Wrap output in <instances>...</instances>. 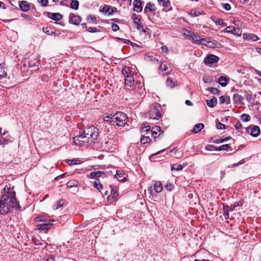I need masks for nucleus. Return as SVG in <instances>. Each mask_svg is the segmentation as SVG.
Instances as JSON below:
<instances>
[{"mask_svg": "<svg viewBox=\"0 0 261 261\" xmlns=\"http://www.w3.org/2000/svg\"><path fill=\"white\" fill-rule=\"evenodd\" d=\"M16 193L13 188L5 187L3 195L0 199V213L6 215L12 210H20L21 206L16 198Z\"/></svg>", "mask_w": 261, "mask_h": 261, "instance_id": "f257e3e1", "label": "nucleus"}, {"mask_svg": "<svg viewBox=\"0 0 261 261\" xmlns=\"http://www.w3.org/2000/svg\"><path fill=\"white\" fill-rule=\"evenodd\" d=\"M90 143L93 142L98 136V129L94 126L86 127L82 133Z\"/></svg>", "mask_w": 261, "mask_h": 261, "instance_id": "f03ea898", "label": "nucleus"}, {"mask_svg": "<svg viewBox=\"0 0 261 261\" xmlns=\"http://www.w3.org/2000/svg\"><path fill=\"white\" fill-rule=\"evenodd\" d=\"M113 124L118 126H123L127 123V116L126 114L122 112H118L113 115Z\"/></svg>", "mask_w": 261, "mask_h": 261, "instance_id": "7ed1b4c3", "label": "nucleus"}, {"mask_svg": "<svg viewBox=\"0 0 261 261\" xmlns=\"http://www.w3.org/2000/svg\"><path fill=\"white\" fill-rule=\"evenodd\" d=\"M161 107L158 103H155L151 106L150 109L148 112L149 117L152 119H159L162 116Z\"/></svg>", "mask_w": 261, "mask_h": 261, "instance_id": "20e7f679", "label": "nucleus"}, {"mask_svg": "<svg viewBox=\"0 0 261 261\" xmlns=\"http://www.w3.org/2000/svg\"><path fill=\"white\" fill-rule=\"evenodd\" d=\"M140 16V15H138L136 13H133L132 14L131 18L133 19L134 24L136 25L137 29L142 32L145 33L146 32L147 28H144L141 23H139L141 21Z\"/></svg>", "mask_w": 261, "mask_h": 261, "instance_id": "39448f33", "label": "nucleus"}, {"mask_svg": "<svg viewBox=\"0 0 261 261\" xmlns=\"http://www.w3.org/2000/svg\"><path fill=\"white\" fill-rule=\"evenodd\" d=\"M73 142L75 145L79 146H84L89 143L88 139L83 134L74 137Z\"/></svg>", "mask_w": 261, "mask_h": 261, "instance_id": "423d86ee", "label": "nucleus"}, {"mask_svg": "<svg viewBox=\"0 0 261 261\" xmlns=\"http://www.w3.org/2000/svg\"><path fill=\"white\" fill-rule=\"evenodd\" d=\"M219 58L214 55H209L207 56L204 60V63L210 66H211L214 63L218 62Z\"/></svg>", "mask_w": 261, "mask_h": 261, "instance_id": "0eeeda50", "label": "nucleus"}, {"mask_svg": "<svg viewBox=\"0 0 261 261\" xmlns=\"http://www.w3.org/2000/svg\"><path fill=\"white\" fill-rule=\"evenodd\" d=\"M50 221H53V220H49L48 222H45V223H42L40 224H38L37 226V228L36 229L37 230L39 231V232L44 231L46 232L50 228L52 225V224L49 223Z\"/></svg>", "mask_w": 261, "mask_h": 261, "instance_id": "6e6552de", "label": "nucleus"}, {"mask_svg": "<svg viewBox=\"0 0 261 261\" xmlns=\"http://www.w3.org/2000/svg\"><path fill=\"white\" fill-rule=\"evenodd\" d=\"M100 12L106 15H112L115 12H117V9L116 7H113L111 6L105 5L104 7L100 10Z\"/></svg>", "mask_w": 261, "mask_h": 261, "instance_id": "1a4fd4ad", "label": "nucleus"}, {"mask_svg": "<svg viewBox=\"0 0 261 261\" xmlns=\"http://www.w3.org/2000/svg\"><path fill=\"white\" fill-rule=\"evenodd\" d=\"M187 38L189 40H192L193 42L196 44L201 43V38L197 34L191 31H189V34L187 35Z\"/></svg>", "mask_w": 261, "mask_h": 261, "instance_id": "9d476101", "label": "nucleus"}, {"mask_svg": "<svg viewBox=\"0 0 261 261\" xmlns=\"http://www.w3.org/2000/svg\"><path fill=\"white\" fill-rule=\"evenodd\" d=\"M225 32L231 33L237 36H239L241 34V30L239 28H235L233 26H229L225 28Z\"/></svg>", "mask_w": 261, "mask_h": 261, "instance_id": "9b49d317", "label": "nucleus"}, {"mask_svg": "<svg viewBox=\"0 0 261 261\" xmlns=\"http://www.w3.org/2000/svg\"><path fill=\"white\" fill-rule=\"evenodd\" d=\"M81 21V18L80 16L73 13H70L69 16V22L74 25H78Z\"/></svg>", "mask_w": 261, "mask_h": 261, "instance_id": "f8f14e48", "label": "nucleus"}, {"mask_svg": "<svg viewBox=\"0 0 261 261\" xmlns=\"http://www.w3.org/2000/svg\"><path fill=\"white\" fill-rule=\"evenodd\" d=\"M156 10V8L155 5L151 2H148L146 4V5L144 8V12L148 15L149 12H154Z\"/></svg>", "mask_w": 261, "mask_h": 261, "instance_id": "ddd939ff", "label": "nucleus"}, {"mask_svg": "<svg viewBox=\"0 0 261 261\" xmlns=\"http://www.w3.org/2000/svg\"><path fill=\"white\" fill-rule=\"evenodd\" d=\"M43 31L46 34L48 35L59 36L60 35V33H56L55 31V29L50 27L43 28Z\"/></svg>", "mask_w": 261, "mask_h": 261, "instance_id": "4468645a", "label": "nucleus"}, {"mask_svg": "<svg viewBox=\"0 0 261 261\" xmlns=\"http://www.w3.org/2000/svg\"><path fill=\"white\" fill-rule=\"evenodd\" d=\"M19 7L20 9L23 12H27L30 10L29 4L25 1H19Z\"/></svg>", "mask_w": 261, "mask_h": 261, "instance_id": "2eb2a0df", "label": "nucleus"}, {"mask_svg": "<svg viewBox=\"0 0 261 261\" xmlns=\"http://www.w3.org/2000/svg\"><path fill=\"white\" fill-rule=\"evenodd\" d=\"M133 10L137 12H141L142 11V2L141 0H135L133 2Z\"/></svg>", "mask_w": 261, "mask_h": 261, "instance_id": "dca6fc26", "label": "nucleus"}, {"mask_svg": "<svg viewBox=\"0 0 261 261\" xmlns=\"http://www.w3.org/2000/svg\"><path fill=\"white\" fill-rule=\"evenodd\" d=\"M135 83V80L133 75H126V77L124 78V84L125 86L132 87Z\"/></svg>", "mask_w": 261, "mask_h": 261, "instance_id": "f3484780", "label": "nucleus"}, {"mask_svg": "<svg viewBox=\"0 0 261 261\" xmlns=\"http://www.w3.org/2000/svg\"><path fill=\"white\" fill-rule=\"evenodd\" d=\"M47 16L54 20L59 21L62 18V15L59 13L47 12Z\"/></svg>", "mask_w": 261, "mask_h": 261, "instance_id": "a211bd4d", "label": "nucleus"}, {"mask_svg": "<svg viewBox=\"0 0 261 261\" xmlns=\"http://www.w3.org/2000/svg\"><path fill=\"white\" fill-rule=\"evenodd\" d=\"M151 132L152 137L154 138V141H156L155 139L157 138L156 135L158 134V132L160 133L159 136L163 133V131L161 130L160 127L159 126H155L154 127H152Z\"/></svg>", "mask_w": 261, "mask_h": 261, "instance_id": "6ab92c4d", "label": "nucleus"}, {"mask_svg": "<svg viewBox=\"0 0 261 261\" xmlns=\"http://www.w3.org/2000/svg\"><path fill=\"white\" fill-rule=\"evenodd\" d=\"M158 2L160 6H163L168 10H170L171 7L170 2L169 0H158Z\"/></svg>", "mask_w": 261, "mask_h": 261, "instance_id": "aec40b11", "label": "nucleus"}, {"mask_svg": "<svg viewBox=\"0 0 261 261\" xmlns=\"http://www.w3.org/2000/svg\"><path fill=\"white\" fill-rule=\"evenodd\" d=\"M124 175V172L123 171L119 170V171H117L116 174L115 175V177L117 179H118V180H119V181L123 182V181H126V177H123Z\"/></svg>", "mask_w": 261, "mask_h": 261, "instance_id": "412c9836", "label": "nucleus"}, {"mask_svg": "<svg viewBox=\"0 0 261 261\" xmlns=\"http://www.w3.org/2000/svg\"><path fill=\"white\" fill-rule=\"evenodd\" d=\"M260 134V129L258 126H253L251 132V136L253 137H257Z\"/></svg>", "mask_w": 261, "mask_h": 261, "instance_id": "4be33fe9", "label": "nucleus"}, {"mask_svg": "<svg viewBox=\"0 0 261 261\" xmlns=\"http://www.w3.org/2000/svg\"><path fill=\"white\" fill-rule=\"evenodd\" d=\"M243 36L245 39L248 40H252L253 41H255L259 39L258 36L255 34H249L247 35L246 34H244Z\"/></svg>", "mask_w": 261, "mask_h": 261, "instance_id": "5701e85b", "label": "nucleus"}, {"mask_svg": "<svg viewBox=\"0 0 261 261\" xmlns=\"http://www.w3.org/2000/svg\"><path fill=\"white\" fill-rule=\"evenodd\" d=\"M219 44V43L217 41H216V40L210 41V39H208V41H207V44H204V46L210 47V48H215V47H217V45Z\"/></svg>", "mask_w": 261, "mask_h": 261, "instance_id": "b1692460", "label": "nucleus"}, {"mask_svg": "<svg viewBox=\"0 0 261 261\" xmlns=\"http://www.w3.org/2000/svg\"><path fill=\"white\" fill-rule=\"evenodd\" d=\"M217 103V99L215 97H213L211 100H206L207 105L211 107L214 108L215 107Z\"/></svg>", "mask_w": 261, "mask_h": 261, "instance_id": "393cba45", "label": "nucleus"}, {"mask_svg": "<svg viewBox=\"0 0 261 261\" xmlns=\"http://www.w3.org/2000/svg\"><path fill=\"white\" fill-rule=\"evenodd\" d=\"M233 100H234V102L235 103H240V104H243V100L244 99V98L238 94H234L233 95Z\"/></svg>", "mask_w": 261, "mask_h": 261, "instance_id": "a878e982", "label": "nucleus"}, {"mask_svg": "<svg viewBox=\"0 0 261 261\" xmlns=\"http://www.w3.org/2000/svg\"><path fill=\"white\" fill-rule=\"evenodd\" d=\"M203 127L204 124L203 123H200L196 124L192 129V132L195 134L197 133L200 132Z\"/></svg>", "mask_w": 261, "mask_h": 261, "instance_id": "bb28decb", "label": "nucleus"}, {"mask_svg": "<svg viewBox=\"0 0 261 261\" xmlns=\"http://www.w3.org/2000/svg\"><path fill=\"white\" fill-rule=\"evenodd\" d=\"M187 164H184L183 165L178 164H173L171 167V170L180 171L184 167L186 166Z\"/></svg>", "mask_w": 261, "mask_h": 261, "instance_id": "cd10ccee", "label": "nucleus"}, {"mask_svg": "<svg viewBox=\"0 0 261 261\" xmlns=\"http://www.w3.org/2000/svg\"><path fill=\"white\" fill-rule=\"evenodd\" d=\"M154 189L156 193H160L163 189L162 184L160 181H157L154 184Z\"/></svg>", "mask_w": 261, "mask_h": 261, "instance_id": "c85d7f7f", "label": "nucleus"}, {"mask_svg": "<svg viewBox=\"0 0 261 261\" xmlns=\"http://www.w3.org/2000/svg\"><path fill=\"white\" fill-rule=\"evenodd\" d=\"M122 72L124 76V78L126 77V75H133L132 71L130 70L129 68L126 66L122 68Z\"/></svg>", "mask_w": 261, "mask_h": 261, "instance_id": "c756f323", "label": "nucleus"}, {"mask_svg": "<svg viewBox=\"0 0 261 261\" xmlns=\"http://www.w3.org/2000/svg\"><path fill=\"white\" fill-rule=\"evenodd\" d=\"M206 90L209 91L211 93L214 95L216 94L219 95L220 94V91L216 88L208 87L206 89Z\"/></svg>", "mask_w": 261, "mask_h": 261, "instance_id": "7c9ffc66", "label": "nucleus"}, {"mask_svg": "<svg viewBox=\"0 0 261 261\" xmlns=\"http://www.w3.org/2000/svg\"><path fill=\"white\" fill-rule=\"evenodd\" d=\"M7 73L5 71L4 65L3 64H0V79L6 77Z\"/></svg>", "mask_w": 261, "mask_h": 261, "instance_id": "2f4dec72", "label": "nucleus"}, {"mask_svg": "<svg viewBox=\"0 0 261 261\" xmlns=\"http://www.w3.org/2000/svg\"><path fill=\"white\" fill-rule=\"evenodd\" d=\"M104 172L101 171H97L91 172L90 174L91 178H95L96 177H100Z\"/></svg>", "mask_w": 261, "mask_h": 261, "instance_id": "473e14b6", "label": "nucleus"}, {"mask_svg": "<svg viewBox=\"0 0 261 261\" xmlns=\"http://www.w3.org/2000/svg\"><path fill=\"white\" fill-rule=\"evenodd\" d=\"M218 82L222 87H225L227 85L226 78L225 76H220L218 79Z\"/></svg>", "mask_w": 261, "mask_h": 261, "instance_id": "72a5a7b5", "label": "nucleus"}, {"mask_svg": "<svg viewBox=\"0 0 261 261\" xmlns=\"http://www.w3.org/2000/svg\"><path fill=\"white\" fill-rule=\"evenodd\" d=\"M230 146L229 144H224L220 146L219 147L216 146V151H221V150H226L230 148Z\"/></svg>", "mask_w": 261, "mask_h": 261, "instance_id": "f704fd0d", "label": "nucleus"}, {"mask_svg": "<svg viewBox=\"0 0 261 261\" xmlns=\"http://www.w3.org/2000/svg\"><path fill=\"white\" fill-rule=\"evenodd\" d=\"M79 3L77 0H72L70 4L71 8L74 10H77L79 9Z\"/></svg>", "mask_w": 261, "mask_h": 261, "instance_id": "c9c22d12", "label": "nucleus"}, {"mask_svg": "<svg viewBox=\"0 0 261 261\" xmlns=\"http://www.w3.org/2000/svg\"><path fill=\"white\" fill-rule=\"evenodd\" d=\"M78 182L75 180H71L67 182V187L68 188H72L77 187L78 185Z\"/></svg>", "mask_w": 261, "mask_h": 261, "instance_id": "e433bc0d", "label": "nucleus"}, {"mask_svg": "<svg viewBox=\"0 0 261 261\" xmlns=\"http://www.w3.org/2000/svg\"><path fill=\"white\" fill-rule=\"evenodd\" d=\"M113 115L112 114H108L107 116L103 117V120L107 122L113 123Z\"/></svg>", "mask_w": 261, "mask_h": 261, "instance_id": "4c0bfd02", "label": "nucleus"}, {"mask_svg": "<svg viewBox=\"0 0 261 261\" xmlns=\"http://www.w3.org/2000/svg\"><path fill=\"white\" fill-rule=\"evenodd\" d=\"M140 141H141V144H145L147 143L150 142L151 141V139L148 136L145 137L144 136H142V138L141 139Z\"/></svg>", "mask_w": 261, "mask_h": 261, "instance_id": "58836bf2", "label": "nucleus"}, {"mask_svg": "<svg viewBox=\"0 0 261 261\" xmlns=\"http://www.w3.org/2000/svg\"><path fill=\"white\" fill-rule=\"evenodd\" d=\"M236 205H231L230 206H229L227 204H223V210H225L226 211H229V212H232L233 211L235 207H236Z\"/></svg>", "mask_w": 261, "mask_h": 261, "instance_id": "ea45409f", "label": "nucleus"}, {"mask_svg": "<svg viewBox=\"0 0 261 261\" xmlns=\"http://www.w3.org/2000/svg\"><path fill=\"white\" fill-rule=\"evenodd\" d=\"M65 200L63 199H60L57 202V204L55 205V210H57L62 207L65 203Z\"/></svg>", "mask_w": 261, "mask_h": 261, "instance_id": "a19ab883", "label": "nucleus"}, {"mask_svg": "<svg viewBox=\"0 0 261 261\" xmlns=\"http://www.w3.org/2000/svg\"><path fill=\"white\" fill-rule=\"evenodd\" d=\"M94 187L98 189L100 192L101 191V189H102L103 188V186L100 183L98 179L94 181Z\"/></svg>", "mask_w": 261, "mask_h": 261, "instance_id": "79ce46f5", "label": "nucleus"}, {"mask_svg": "<svg viewBox=\"0 0 261 261\" xmlns=\"http://www.w3.org/2000/svg\"><path fill=\"white\" fill-rule=\"evenodd\" d=\"M111 193L112 195L113 198L116 199L119 195L117 189L115 188H112Z\"/></svg>", "mask_w": 261, "mask_h": 261, "instance_id": "37998d69", "label": "nucleus"}, {"mask_svg": "<svg viewBox=\"0 0 261 261\" xmlns=\"http://www.w3.org/2000/svg\"><path fill=\"white\" fill-rule=\"evenodd\" d=\"M241 119L244 122H248L250 120V117L248 114H243L241 116Z\"/></svg>", "mask_w": 261, "mask_h": 261, "instance_id": "c03bdc74", "label": "nucleus"}, {"mask_svg": "<svg viewBox=\"0 0 261 261\" xmlns=\"http://www.w3.org/2000/svg\"><path fill=\"white\" fill-rule=\"evenodd\" d=\"M138 146V144H132V145H130L128 148V153H130V154H132V155H133V150L134 149L137 147Z\"/></svg>", "mask_w": 261, "mask_h": 261, "instance_id": "a18cd8bd", "label": "nucleus"}, {"mask_svg": "<svg viewBox=\"0 0 261 261\" xmlns=\"http://www.w3.org/2000/svg\"><path fill=\"white\" fill-rule=\"evenodd\" d=\"M215 23L216 24L221 25V27H225L226 23L223 21V20L221 18H218L216 20Z\"/></svg>", "mask_w": 261, "mask_h": 261, "instance_id": "49530a36", "label": "nucleus"}, {"mask_svg": "<svg viewBox=\"0 0 261 261\" xmlns=\"http://www.w3.org/2000/svg\"><path fill=\"white\" fill-rule=\"evenodd\" d=\"M166 85L168 87H170V88H173V87H174V84H173V82L170 77H169L167 79V80L166 81Z\"/></svg>", "mask_w": 261, "mask_h": 261, "instance_id": "de8ad7c7", "label": "nucleus"}, {"mask_svg": "<svg viewBox=\"0 0 261 261\" xmlns=\"http://www.w3.org/2000/svg\"><path fill=\"white\" fill-rule=\"evenodd\" d=\"M141 132H149L150 130V126H145L144 124L142 125L141 126Z\"/></svg>", "mask_w": 261, "mask_h": 261, "instance_id": "09e8293b", "label": "nucleus"}, {"mask_svg": "<svg viewBox=\"0 0 261 261\" xmlns=\"http://www.w3.org/2000/svg\"><path fill=\"white\" fill-rule=\"evenodd\" d=\"M231 139V137L229 136V137H227L223 138V139H220L218 140H216L214 141V142L216 143H220L227 141L228 140H229V139Z\"/></svg>", "mask_w": 261, "mask_h": 261, "instance_id": "8fccbe9b", "label": "nucleus"}, {"mask_svg": "<svg viewBox=\"0 0 261 261\" xmlns=\"http://www.w3.org/2000/svg\"><path fill=\"white\" fill-rule=\"evenodd\" d=\"M190 14H191L192 16L195 17V16H199L200 14H201V13L199 11H197V10L195 9V10H192L191 11Z\"/></svg>", "mask_w": 261, "mask_h": 261, "instance_id": "3c124183", "label": "nucleus"}, {"mask_svg": "<svg viewBox=\"0 0 261 261\" xmlns=\"http://www.w3.org/2000/svg\"><path fill=\"white\" fill-rule=\"evenodd\" d=\"M216 128L218 129H224L226 128V126L225 125L220 122H218L216 124Z\"/></svg>", "mask_w": 261, "mask_h": 261, "instance_id": "603ef678", "label": "nucleus"}, {"mask_svg": "<svg viewBox=\"0 0 261 261\" xmlns=\"http://www.w3.org/2000/svg\"><path fill=\"white\" fill-rule=\"evenodd\" d=\"M32 241L36 246L42 245V243L40 240L33 238Z\"/></svg>", "mask_w": 261, "mask_h": 261, "instance_id": "864d4df0", "label": "nucleus"}, {"mask_svg": "<svg viewBox=\"0 0 261 261\" xmlns=\"http://www.w3.org/2000/svg\"><path fill=\"white\" fill-rule=\"evenodd\" d=\"M160 69L167 72L168 67L166 64L162 63L160 66Z\"/></svg>", "mask_w": 261, "mask_h": 261, "instance_id": "5fc2aeb1", "label": "nucleus"}, {"mask_svg": "<svg viewBox=\"0 0 261 261\" xmlns=\"http://www.w3.org/2000/svg\"><path fill=\"white\" fill-rule=\"evenodd\" d=\"M174 185L172 184L168 183L165 186L167 190L171 191L173 188Z\"/></svg>", "mask_w": 261, "mask_h": 261, "instance_id": "6e6d98bb", "label": "nucleus"}, {"mask_svg": "<svg viewBox=\"0 0 261 261\" xmlns=\"http://www.w3.org/2000/svg\"><path fill=\"white\" fill-rule=\"evenodd\" d=\"M87 31L90 33H95V32H99L100 31L98 30L97 28H93V27H89L88 29H87Z\"/></svg>", "mask_w": 261, "mask_h": 261, "instance_id": "4d7b16f0", "label": "nucleus"}, {"mask_svg": "<svg viewBox=\"0 0 261 261\" xmlns=\"http://www.w3.org/2000/svg\"><path fill=\"white\" fill-rule=\"evenodd\" d=\"M222 6V8L226 11H229L231 9V6L229 4H223Z\"/></svg>", "mask_w": 261, "mask_h": 261, "instance_id": "13d9d810", "label": "nucleus"}, {"mask_svg": "<svg viewBox=\"0 0 261 261\" xmlns=\"http://www.w3.org/2000/svg\"><path fill=\"white\" fill-rule=\"evenodd\" d=\"M205 149L207 150H215L216 146L213 145H208L205 146Z\"/></svg>", "mask_w": 261, "mask_h": 261, "instance_id": "bf43d9fd", "label": "nucleus"}, {"mask_svg": "<svg viewBox=\"0 0 261 261\" xmlns=\"http://www.w3.org/2000/svg\"><path fill=\"white\" fill-rule=\"evenodd\" d=\"M112 29L113 31L116 32L119 29V27L115 23H113L111 25Z\"/></svg>", "mask_w": 261, "mask_h": 261, "instance_id": "052dcab7", "label": "nucleus"}, {"mask_svg": "<svg viewBox=\"0 0 261 261\" xmlns=\"http://www.w3.org/2000/svg\"><path fill=\"white\" fill-rule=\"evenodd\" d=\"M38 2L41 3L42 6L45 7L47 5L48 0H38Z\"/></svg>", "mask_w": 261, "mask_h": 261, "instance_id": "680f3d73", "label": "nucleus"}, {"mask_svg": "<svg viewBox=\"0 0 261 261\" xmlns=\"http://www.w3.org/2000/svg\"><path fill=\"white\" fill-rule=\"evenodd\" d=\"M87 20L89 22L95 21L96 20V17L94 16L89 15L87 17Z\"/></svg>", "mask_w": 261, "mask_h": 261, "instance_id": "e2e57ef3", "label": "nucleus"}, {"mask_svg": "<svg viewBox=\"0 0 261 261\" xmlns=\"http://www.w3.org/2000/svg\"><path fill=\"white\" fill-rule=\"evenodd\" d=\"M35 220L37 222H46V219H44L42 217H38L35 218Z\"/></svg>", "mask_w": 261, "mask_h": 261, "instance_id": "0e129e2a", "label": "nucleus"}, {"mask_svg": "<svg viewBox=\"0 0 261 261\" xmlns=\"http://www.w3.org/2000/svg\"><path fill=\"white\" fill-rule=\"evenodd\" d=\"M234 127L236 129L239 130V129L242 128V125L240 122H238L236 124L234 125Z\"/></svg>", "mask_w": 261, "mask_h": 261, "instance_id": "69168bd1", "label": "nucleus"}, {"mask_svg": "<svg viewBox=\"0 0 261 261\" xmlns=\"http://www.w3.org/2000/svg\"><path fill=\"white\" fill-rule=\"evenodd\" d=\"M55 256L54 255H50L47 257L44 261H54Z\"/></svg>", "mask_w": 261, "mask_h": 261, "instance_id": "338daca9", "label": "nucleus"}, {"mask_svg": "<svg viewBox=\"0 0 261 261\" xmlns=\"http://www.w3.org/2000/svg\"><path fill=\"white\" fill-rule=\"evenodd\" d=\"M11 142V140L8 139H4L3 142V145L5 146V145L8 144L9 143Z\"/></svg>", "mask_w": 261, "mask_h": 261, "instance_id": "774afa93", "label": "nucleus"}]
</instances>
